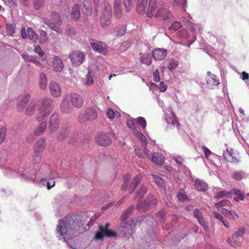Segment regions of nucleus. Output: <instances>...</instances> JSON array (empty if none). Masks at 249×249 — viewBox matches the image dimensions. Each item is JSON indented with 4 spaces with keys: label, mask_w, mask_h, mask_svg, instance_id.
<instances>
[{
    "label": "nucleus",
    "mask_w": 249,
    "mask_h": 249,
    "mask_svg": "<svg viewBox=\"0 0 249 249\" xmlns=\"http://www.w3.org/2000/svg\"><path fill=\"white\" fill-rule=\"evenodd\" d=\"M82 226V216L79 213H74L58 221L56 233L59 235V239L61 237L65 239L64 236L66 235L72 237L80 233V229Z\"/></svg>",
    "instance_id": "obj_1"
},
{
    "label": "nucleus",
    "mask_w": 249,
    "mask_h": 249,
    "mask_svg": "<svg viewBox=\"0 0 249 249\" xmlns=\"http://www.w3.org/2000/svg\"><path fill=\"white\" fill-rule=\"evenodd\" d=\"M38 114L37 120L41 122L49 115L53 109L52 101L49 98H42L38 101Z\"/></svg>",
    "instance_id": "obj_2"
},
{
    "label": "nucleus",
    "mask_w": 249,
    "mask_h": 249,
    "mask_svg": "<svg viewBox=\"0 0 249 249\" xmlns=\"http://www.w3.org/2000/svg\"><path fill=\"white\" fill-rule=\"evenodd\" d=\"M102 5L103 11L100 18V23L102 27L106 28L111 23L112 10L108 3L105 2Z\"/></svg>",
    "instance_id": "obj_3"
},
{
    "label": "nucleus",
    "mask_w": 249,
    "mask_h": 249,
    "mask_svg": "<svg viewBox=\"0 0 249 249\" xmlns=\"http://www.w3.org/2000/svg\"><path fill=\"white\" fill-rule=\"evenodd\" d=\"M72 65L73 67H78L81 65L86 59L84 53L76 50L71 52L69 56Z\"/></svg>",
    "instance_id": "obj_4"
},
{
    "label": "nucleus",
    "mask_w": 249,
    "mask_h": 249,
    "mask_svg": "<svg viewBox=\"0 0 249 249\" xmlns=\"http://www.w3.org/2000/svg\"><path fill=\"white\" fill-rule=\"evenodd\" d=\"M90 42L92 49L95 52L99 53L103 55H106L108 53V47L105 43L94 39H92Z\"/></svg>",
    "instance_id": "obj_5"
},
{
    "label": "nucleus",
    "mask_w": 249,
    "mask_h": 249,
    "mask_svg": "<svg viewBox=\"0 0 249 249\" xmlns=\"http://www.w3.org/2000/svg\"><path fill=\"white\" fill-rule=\"evenodd\" d=\"M245 231L244 228H240L232 235L231 237L227 239V242L232 247H236L240 246V242L238 238L242 237L245 233Z\"/></svg>",
    "instance_id": "obj_6"
},
{
    "label": "nucleus",
    "mask_w": 249,
    "mask_h": 249,
    "mask_svg": "<svg viewBox=\"0 0 249 249\" xmlns=\"http://www.w3.org/2000/svg\"><path fill=\"white\" fill-rule=\"evenodd\" d=\"M60 120L58 114H53L50 119L49 123L48 130L49 133L53 134L56 132L59 126Z\"/></svg>",
    "instance_id": "obj_7"
},
{
    "label": "nucleus",
    "mask_w": 249,
    "mask_h": 249,
    "mask_svg": "<svg viewBox=\"0 0 249 249\" xmlns=\"http://www.w3.org/2000/svg\"><path fill=\"white\" fill-rule=\"evenodd\" d=\"M157 201L156 198L152 195L148 196L144 204L139 202L137 205L138 209L142 212L145 211L148 207L154 206L157 204Z\"/></svg>",
    "instance_id": "obj_8"
},
{
    "label": "nucleus",
    "mask_w": 249,
    "mask_h": 249,
    "mask_svg": "<svg viewBox=\"0 0 249 249\" xmlns=\"http://www.w3.org/2000/svg\"><path fill=\"white\" fill-rule=\"evenodd\" d=\"M96 142L102 146H108L111 143V140L106 133H100L95 137Z\"/></svg>",
    "instance_id": "obj_9"
},
{
    "label": "nucleus",
    "mask_w": 249,
    "mask_h": 249,
    "mask_svg": "<svg viewBox=\"0 0 249 249\" xmlns=\"http://www.w3.org/2000/svg\"><path fill=\"white\" fill-rule=\"evenodd\" d=\"M223 156L227 161L231 163H237L238 162L236 154L232 148H227L226 151L223 153Z\"/></svg>",
    "instance_id": "obj_10"
},
{
    "label": "nucleus",
    "mask_w": 249,
    "mask_h": 249,
    "mask_svg": "<svg viewBox=\"0 0 249 249\" xmlns=\"http://www.w3.org/2000/svg\"><path fill=\"white\" fill-rule=\"evenodd\" d=\"M71 127L66 125L61 127L60 130L56 134V138L59 141H63L65 140L69 135Z\"/></svg>",
    "instance_id": "obj_11"
},
{
    "label": "nucleus",
    "mask_w": 249,
    "mask_h": 249,
    "mask_svg": "<svg viewBox=\"0 0 249 249\" xmlns=\"http://www.w3.org/2000/svg\"><path fill=\"white\" fill-rule=\"evenodd\" d=\"M71 102L73 107L79 108L83 104V100L81 96L76 93H72L70 94Z\"/></svg>",
    "instance_id": "obj_12"
},
{
    "label": "nucleus",
    "mask_w": 249,
    "mask_h": 249,
    "mask_svg": "<svg viewBox=\"0 0 249 249\" xmlns=\"http://www.w3.org/2000/svg\"><path fill=\"white\" fill-rule=\"evenodd\" d=\"M165 120L168 124H170L176 127V129L178 131H179L180 123L178 120V117L173 111L171 112V115H167L165 117Z\"/></svg>",
    "instance_id": "obj_13"
},
{
    "label": "nucleus",
    "mask_w": 249,
    "mask_h": 249,
    "mask_svg": "<svg viewBox=\"0 0 249 249\" xmlns=\"http://www.w3.org/2000/svg\"><path fill=\"white\" fill-rule=\"evenodd\" d=\"M49 89L51 95L54 97H58L61 94V89L59 85L55 81H51L49 84Z\"/></svg>",
    "instance_id": "obj_14"
},
{
    "label": "nucleus",
    "mask_w": 249,
    "mask_h": 249,
    "mask_svg": "<svg viewBox=\"0 0 249 249\" xmlns=\"http://www.w3.org/2000/svg\"><path fill=\"white\" fill-rule=\"evenodd\" d=\"M167 53L165 49H157L153 51L152 55L155 60H162L166 57Z\"/></svg>",
    "instance_id": "obj_15"
},
{
    "label": "nucleus",
    "mask_w": 249,
    "mask_h": 249,
    "mask_svg": "<svg viewBox=\"0 0 249 249\" xmlns=\"http://www.w3.org/2000/svg\"><path fill=\"white\" fill-rule=\"evenodd\" d=\"M19 98V100L17 107L19 111H22L30 98V95L26 93L20 96Z\"/></svg>",
    "instance_id": "obj_16"
},
{
    "label": "nucleus",
    "mask_w": 249,
    "mask_h": 249,
    "mask_svg": "<svg viewBox=\"0 0 249 249\" xmlns=\"http://www.w3.org/2000/svg\"><path fill=\"white\" fill-rule=\"evenodd\" d=\"M138 221L134 220H130L128 221H123L122 226L126 230L128 233H132L136 228V225Z\"/></svg>",
    "instance_id": "obj_17"
},
{
    "label": "nucleus",
    "mask_w": 249,
    "mask_h": 249,
    "mask_svg": "<svg viewBox=\"0 0 249 249\" xmlns=\"http://www.w3.org/2000/svg\"><path fill=\"white\" fill-rule=\"evenodd\" d=\"M84 116L87 120H93L97 118V111L93 107L88 108L84 113Z\"/></svg>",
    "instance_id": "obj_18"
},
{
    "label": "nucleus",
    "mask_w": 249,
    "mask_h": 249,
    "mask_svg": "<svg viewBox=\"0 0 249 249\" xmlns=\"http://www.w3.org/2000/svg\"><path fill=\"white\" fill-rule=\"evenodd\" d=\"M46 146V140L44 138L39 139L36 142L34 149L36 153L42 152Z\"/></svg>",
    "instance_id": "obj_19"
},
{
    "label": "nucleus",
    "mask_w": 249,
    "mask_h": 249,
    "mask_svg": "<svg viewBox=\"0 0 249 249\" xmlns=\"http://www.w3.org/2000/svg\"><path fill=\"white\" fill-rule=\"evenodd\" d=\"M149 159L157 165L162 164L164 160V156L161 154L157 152L154 153Z\"/></svg>",
    "instance_id": "obj_20"
},
{
    "label": "nucleus",
    "mask_w": 249,
    "mask_h": 249,
    "mask_svg": "<svg viewBox=\"0 0 249 249\" xmlns=\"http://www.w3.org/2000/svg\"><path fill=\"white\" fill-rule=\"evenodd\" d=\"M53 67L56 71H61L64 67L62 60L58 56H55L53 59Z\"/></svg>",
    "instance_id": "obj_21"
},
{
    "label": "nucleus",
    "mask_w": 249,
    "mask_h": 249,
    "mask_svg": "<svg viewBox=\"0 0 249 249\" xmlns=\"http://www.w3.org/2000/svg\"><path fill=\"white\" fill-rule=\"evenodd\" d=\"M70 16L71 19L75 21H77L81 17V13L80 11L79 5L78 4H75L72 7Z\"/></svg>",
    "instance_id": "obj_22"
},
{
    "label": "nucleus",
    "mask_w": 249,
    "mask_h": 249,
    "mask_svg": "<svg viewBox=\"0 0 249 249\" xmlns=\"http://www.w3.org/2000/svg\"><path fill=\"white\" fill-rule=\"evenodd\" d=\"M194 215L197 218L199 223L204 226L205 230H208L209 227L206 225L204 219L203 217L202 213L198 209H196L194 210Z\"/></svg>",
    "instance_id": "obj_23"
},
{
    "label": "nucleus",
    "mask_w": 249,
    "mask_h": 249,
    "mask_svg": "<svg viewBox=\"0 0 249 249\" xmlns=\"http://www.w3.org/2000/svg\"><path fill=\"white\" fill-rule=\"evenodd\" d=\"M171 13L165 8H160L157 11L155 17L162 19L164 20H167L169 18Z\"/></svg>",
    "instance_id": "obj_24"
},
{
    "label": "nucleus",
    "mask_w": 249,
    "mask_h": 249,
    "mask_svg": "<svg viewBox=\"0 0 249 249\" xmlns=\"http://www.w3.org/2000/svg\"><path fill=\"white\" fill-rule=\"evenodd\" d=\"M157 0H150L146 11V14L149 17H152L157 7Z\"/></svg>",
    "instance_id": "obj_25"
},
{
    "label": "nucleus",
    "mask_w": 249,
    "mask_h": 249,
    "mask_svg": "<svg viewBox=\"0 0 249 249\" xmlns=\"http://www.w3.org/2000/svg\"><path fill=\"white\" fill-rule=\"evenodd\" d=\"M79 2L81 6L85 8L84 13L87 16L91 15L92 13V8L90 5V2L89 0H80Z\"/></svg>",
    "instance_id": "obj_26"
},
{
    "label": "nucleus",
    "mask_w": 249,
    "mask_h": 249,
    "mask_svg": "<svg viewBox=\"0 0 249 249\" xmlns=\"http://www.w3.org/2000/svg\"><path fill=\"white\" fill-rule=\"evenodd\" d=\"M142 179V175L141 174H139L135 176L128 188V190L130 193H132L134 191Z\"/></svg>",
    "instance_id": "obj_27"
},
{
    "label": "nucleus",
    "mask_w": 249,
    "mask_h": 249,
    "mask_svg": "<svg viewBox=\"0 0 249 249\" xmlns=\"http://www.w3.org/2000/svg\"><path fill=\"white\" fill-rule=\"evenodd\" d=\"M140 61L141 63L149 66L152 63V58L150 54L148 53H140Z\"/></svg>",
    "instance_id": "obj_28"
},
{
    "label": "nucleus",
    "mask_w": 249,
    "mask_h": 249,
    "mask_svg": "<svg viewBox=\"0 0 249 249\" xmlns=\"http://www.w3.org/2000/svg\"><path fill=\"white\" fill-rule=\"evenodd\" d=\"M148 0H137V11L139 14L145 12L147 5Z\"/></svg>",
    "instance_id": "obj_29"
},
{
    "label": "nucleus",
    "mask_w": 249,
    "mask_h": 249,
    "mask_svg": "<svg viewBox=\"0 0 249 249\" xmlns=\"http://www.w3.org/2000/svg\"><path fill=\"white\" fill-rule=\"evenodd\" d=\"M195 188L198 191H206L208 189L207 184L200 180L197 179L195 180L194 184Z\"/></svg>",
    "instance_id": "obj_30"
},
{
    "label": "nucleus",
    "mask_w": 249,
    "mask_h": 249,
    "mask_svg": "<svg viewBox=\"0 0 249 249\" xmlns=\"http://www.w3.org/2000/svg\"><path fill=\"white\" fill-rule=\"evenodd\" d=\"M21 56L24 60L26 61L33 62L39 67H44V65L42 63H41L40 62H39V61L37 60L36 58H35L33 56L29 55L27 53H24L22 54Z\"/></svg>",
    "instance_id": "obj_31"
},
{
    "label": "nucleus",
    "mask_w": 249,
    "mask_h": 249,
    "mask_svg": "<svg viewBox=\"0 0 249 249\" xmlns=\"http://www.w3.org/2000/svg\"><path fill=\"white\" fill-rule=\"evenodd\" d=\"M44 22L45 24L47 25L53 30H54L58 33H61L62 32V29L60 28L61 24H58L57 23L51 22L49 19L45 20Z\"/></svg>",
    "instance_id": "obj_32"
},
{
    "label": "nucleus",
    "mask_w": 249,
    "mask_h": 249,
    "mask_svg": "<svg viewBox=\"0 0 249 249\" xmlns=\"http://www.w3.org/2000/svg\"><path fill=\"white\" fill-rule=\"evenodd\" d=\"M47 124L45 121L41 122L34 131V134L37 136L41 135L46 129Z\"/></svg>",
    "instance_id": "obj_33"
},
{
    "label": "nucleus",
    "mask_w": 249,
    "mask_h": 249,
    "mask_svg": "<svg viewBox=\"0 0 249 249\" xmlns=\"http://www.w3.org/2000/svg\"><path fill=\"white\" fill-rule=\"evenodd\" d=\"M232 191L233 192V194L235 196L234 197L233 199L234 200L238 202L240 200L243 201L245 199V196L244 194L239 189L237 188H233L232 190Z\"/></svg>",
    "instance_id": "obj_34"
},
{
    "label": "nucleus",
    "mask_w": 249,
    "mask_h": 249,
    "mask_svg": "<svg viewBox=\"0 0 249 249\" xmlns=\"http://www.w3.org/2000/svg\"><path fill=\"white\" fill-rule=\"evenodd\" d=\"M47 79L46 75L43 72L40 73L39 76V86L40 89L44 90L47 87Z\"/></svg>",
    "instance_id": "obj_35"
},
{
    "label": "nucleus",
    "mask_w": 249,
    "mask_h": 249,
    "mask_svg": "<svg viewBox=\"0 0 249 249\" xmlns=\"http://www.w3.org/2000/svg\"><path fill=\"white\" fill-rule=\"evenodd\" d=\"M133 134L141 141L142 146L145 147L147 145V140L144 135L138 130H134Z\"/></svg>",
    "instance_id": "obj_36"
},
{
    "label": "nucleus",
    "mask_w": 249,
    "mask_h": 249,
    "mask_svg": "<svg viewBox=\"0 0 249 249\" xmlns=\"http://www.w3.org/2000/svg\"><path fill=\"white\" fill-rule=\"evenodd\" d=\"M50 21L51 22H54L55 23H57L58 24H61L62 21L60 19V16L59 14L55 11H53L50 15Z\"/></svg>",
    "instance_id": "obj_37"
},
{
    "label": "nucleus",
    "mask_w": 249,
    "mask_h": 249,
    "mask_svg": "<svg viewBox=\"0 0 249 249\" xmlns=\"http://www.w3.org/2000/svg\"><path fill=\"white\" fill-rule=\"evenodd\" d=\"M61 109L64 113L70 112L72 109V106L66 100H64L61 103Z\"/></svg>",
    "instance_id": "obj_38"
},
{
    "label": "nucleus",
    "mask_w": 249,
    "mask_h": 249,
    "mask_svg": "<svg viewBox=\"0 0 249 249\" xmlns=\"http://www.w3.org/2000/svg\"><path fill=\"white\" fill-rule=\"evenodd\" d=\"M213 214L214 217L219 220L226 228H229L230 225L228 221L224 218L222 214L216 212H213Z\"/></svg>",
    "instance_id": "obj_39"
},
{
    "label": "nucleus",
    "mask_w": 249,
    "mask_h": 249,
    "mask_svg": "<svg viewBox=\"0 0 249 249\" xmlns=\"http://www.w3.org/2000/svg\"><path fill=\"white\" fill-rule=\"evenodd\" d=\"M135 152L140 158H144V155H145L148 158H150V156L149 155V151L146 148H144V150L140 148L135 149Z\"/></svg>",
    "instance_id": "obj_40"
},
{
    "label": "nucleus",
    "mask_w": 249,
    "mask_h": 249,
    "mask_svg": "<svg viewBox=\"0 0 249 249\" xmlns=\"http://www.w3.org/2000/svg\"><path fill=\"white\" fill-rule=\"evenodd\" d=\"M28 36L30 39L33 40L34 42H36L38 39V35L36 32L31 28H28L27 30Z\"/></svg>",
    "instance_id": "obj_41"
},
{
    "label": "nucleus",
    "mask_w": 249,
    "mask_h": 249,
    "mask_svg": "<svg viewBox=\"0 0 249 249\" xmlns=\"http://www.w3.org/2000/svg\"><path fill=\"white\" fill-rule=\"evenodd\" d=\"M245 175V173L242 171H236L231 174V177L237 181H240Z\"/></svg>",
    "instance_id": "obj_42"
},
{
    "label": "nucleus",
    "mask_w": 249,
    "mask_h": 249,
    "mask_svg": "<svg viewBox=\"0 0 249 249\" xmlns=\"http://www.w3.org/2000/svg\"><path fill=\"white\" fill-rule=\"evenodd\" d=\"M16 25L9 23L6 25V30L7 35L12 36L15 33Z\"/></svg>",
    "instance_id": "obj_43"
},
{
    "label": "nucleus",
    "mask_w": 249,
    "mask_h": 249,
    "mask_svg": "<svg viewBox=\"0 0 249 249\" xmlns=\"http://www.w3.org/2000/svg\"><path fill=\"white\" fill-rule=\"evenodd\" d=\"M35 107L36 103L34 102H30L25 111L26 114L30 116L34 114Z\"/></svg>",
    "instance_id": "obj_44"
},
{
    "label": "nucleus",
    "mask_w": 249,
    "mask_h": 249,
    "mask_svg": "<svg viewBox=\"0 0 249 249\" xmlns=\"http://www.w3.org/2000/svg\"><path fill=\"white\" fill-rule=\"evenodd\" d=\"M151 176L155 183L159 187L163 188L165 186V182L163 179L154 175H151Z\"/></svg>",
    "instance_id": "obj_45"
},
{
    "label": "nucleus",
    "mask_w": 249,
    "mask_h": 249,
    "mask_svg": "<svg viewBox=\"0 0 249 249\" xmlns=\"http://www.w3.org/2000/svg\"><path fill=\"white\" fill-rule=\"evenodd\" d=\"M134 210V207L131 206L128 208L123 213L121 218L123 221H125V219H127L131 213H132Z\"/></svg>",
    "instance_id": "obj_46"
},
{
    "label": "nucleus",
    "mask_w": 249,
    "mask_h": 249,
    "mask_svg": "<svg viewBox=\"0 0 249 249\" xmlns=\"http://www.w3.org/2000/svg\"><path fill=\"white\" fill-rule=\"evenodd\" d=\"M65 32L67 35L71 37L75 36L77 34L76 29L72 26H68Z\"/></svg>",
    "instance_id": "obj_47"
},
{
    "label": "nucleus",
    "mask_w": 249,
    "mask_h": 249,
    "mask_svg": "<svg viewBox=\"0 0 249 249\" xmlns=\"http://www.w3.org/2000/svg\"><path fill=\"white\" fill-rule=\"evenodd\" d=\"M223 211L222 213L226 216H231V218L233 219H235V216L237 218H239L238 214L235 212L231 211L226 209H222Z\"/></svg>",
    "instance_id": "obj_48"
},
{
    "label": "nucleus",
    "mask_w": 249,
    "mask_h": 249,
    "mask_svg": "<svg viewBox=\"0 0 249 249\" xmlns=\"http://www.w3.org/2000/svg\"><path fill=\"white\" fill-rule=\"evenodd\" d=\"M48 40L47 34L46 32L43 30H41L39 34V43L40 44H44Z\"/></svg>",
    "instance_id": "obj_49"
},
{
    "label": "nucleus",
    "mask_w": 249,
    "mask_h": 249,
    "mask_svg": "<svg viewBox=\"0 0 249 249\" xmlns=\"http://www.w3.org/2000/svg\"><path fill=\"white\" fill-rule=\"evenodd\" d=\"M127 126L133 130L134 132V130H138L137 127V120L136 119H132L129 120L126 122Z\"/></svg>",
    "instance_id": "obj_50"
},
{
    "label": "nucleus",
    "mask_w": 249,
    "mask_h": 249,
    "mask_svg": "<svg viewBox=\"0 0 249 249\" xmlns=\"http://www.w3.org/2000/svg\"><path fill=\"white\" fill-rule=\"evenodd\" d=\"M109 226V223H107L106 224V226L104 228V231H105V236H107V237H115L116 236V233L114 231H110L108 230V227Z\"/></svg>",
    "instance_id": "obj_51"
},
{
    "label": "nucleus",
    "mask_w": 249,
    "mask_h": 249,
    "mask_svg": "<svg viewBox=\"0 0 249 249\" xmlns=\"http://www.w3.org/2000/svg\"><path fill=\"white\" fill-rule=\"evenodd\" d=\"M137 124L142 127V128L144 130L146 129L147 123L145 119L142 117H139L137 119Z\"/></svg>",
    "instance_id": "obj_52"
},
{
    "label": "nucleus",
    "mask_w": 249,
    "mask_h": 249,
    "mask_svg": "<svg viewBox=\"0 0 249 249\" xmlns=\"http://www.w3.org/2000/svg\"><path fill=\"white\" fill-rule=\"evenodd\" d=\"M214 206L217 208H220L221 207L225 206H231V202L226 199H224L221 200V201L216 203L214 204Z\"/></svg>",
    "instance_id": "obj_53"
},
{
    "label": "nucleus",
    "mask_w": 249,
    "mask_h": 249,
    "mask_svg": "<svg viewBox=\"0 0 249 249\" xmlns=\"http://www.w3.org/2000/svg\"><path fill=\"white\" fill-rule=\"evenodd\" d=\"M178 65V62L177 60L171 59L169 61V64L168 66V68L170 70L172 71L175 70Z\"/></svg>",
    "instance_id": "obj_54"
},
{
    "label": "nucleus",
    "mask_w": 249,
    "mask_h": 249,
    "mask_svg": "<svg viewBox=\"0 0 249 249\" xmlns=\"http://www.w3.org/2000/svg\"><path fill=\"white\" fill-rule=\"evenodd\" d=\"M216 76L213 75V77L210 76L207 80V83L209 85H217L219 84L218 80H217L215 78Z\"/></svg>",
    "instance_id": "obj_55"
},
{
    "label": "nucleus",
    "mask_w": 249,
    "mask_h": 249,
    "mask_svg": "<svg viewBox=\"0 0 249 249\" xmlns=\"http://www.w3.org/2000/svg\"><path fill=\"white\" fill-rule=\"evenodd\" d=\"M100 230V231L96 234L95 239L96 240H102L105 236L104 228L103 226H101Z\"/></svg>",
    "instance_id": "obj_56"
},
{
    "label": "nucleus",
    "mask_w": 249,
    "mask_h": 249,
    "mask_svg": "<svg viewBox=\"0 0 249 249\" xmlns=\"http://www.w3.org/2000/svg\"><path fill=\"white\" fill-rule=\"evenodd\" d=\"M124 4L127 12L130 11L133 6L132 0H124Z\"/></svg>",
    "instance_id": "obj_57"
},
{
    "label": "nucleus",
    "mask_w": 249,
    "mask_h": 249,
    "mask_svg": "<svg viewBox=\"0 0 249 249\" xmlns=\"http://www.w3.org/2000/svg\"><path fill=\"white\" fill-rule=\"evenodd\" d=\"M90 71L89 70L88 73L86 75L87 80L84 83L86 86H89L93 83V77L90 75Z\"/></svg>",
    "instance_id": "obj_58"
},
{
    "label": "nucleus",
    "mask_w": 249,
    "mask_h": 249,
    "mask_svg": "<svg viewBox=\"0 0 249 249\" xmlns=\"http://www.w3.org/2000/svg\"><path fill=\"white\" fill-rule=\"evenodd\" d=\"M181 27L182 25L179 22L175 21L172 23L171 26L169 27V29L176 31L181 28Z\"/></svg>",
    "instance_id": "obj_59"
},
{
    "label": "nucleus",
    "mask_w": 249,
    "mask_h": 249,
    "mask_svg": "<svg viewBox=\"0 0 249 249\" xmlns=\"http://www.w3.org/2000/svg\"><path fill=\"white\" fill-rule=\"evenodd\" d=\"M115 16L117 18H120L122 15V6L114 7Z\"/></svg>",
    "instance_id": "obj_60"
},
{
    "label": "nucleus",
    "mask_w": 249,
    "mask_h": 249,
    "mask_svg": "<svg viewBox=\"0 0 249 249\" xmlns=\"http://www.w3.org/2000/svg\"><path fill=\"white\" fill-rule=\"evenodd\" d=\"M44 4V0H35L34 7L36 9H39Z\"/></svg>",
    "instance_id": "obj_61"
},
{
    "label": "nucleus",
    "mask_w": 249,
    "mask_h": 249,
    "mask_svg": "<svg viewBox=\"0 0 249 249\" xmlns=\"http://www.w3.org/2000/svg\"><path fill=\"white\" fill-rule=\"evenodd\" d=\"M6 130L5 127L0 128V144L4 140L6 136Z\"/></svg>",
    "instance_id": "obj_62"
},
{
    "label": "nucleus",
    "mask_w": 249,
    "mask_h": 249,
    "mask_svg": "<svg viewBox=\"0 0 249 249\" xmlns=\"http://www.w3.org/2000/svg\"><path fill=\"white\" fill-rule=\"evenodd\" d=\"M34 52L37 53L40 57H43L44 55V51L38 45L34 46Z\"/></svg>",
    "instance_id": "obj_63"
},
{
    "label": "nucleus",
    "mask_w": 249,
    "mask_h": 249,
    "mask_svg": "<svg viewBox=\"0 0 249 249\" xmlns=\"http://www.w3.org/2000/svg\"><path fill=\"white\" fill-rule=\"evenodd\" d=\"M153 77L154 81L156 82H159L160 80V72L158 69H156L153 72Z\"/></svg>",
    "instance_id": "obj_64"
}]
</instances>
